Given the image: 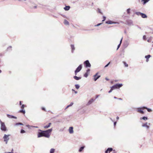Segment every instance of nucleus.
Returning <instances> with one entry per match:
<instances>
[{"label":"nucleus","instance_id":"nucleus-1","mask_svg":"<svg viewBox=\"0 0 153 153\" xmlns=\"http://www.w3.org/2000/svg\"><path fill=\"white\" fill-rule=\"evenodd\" d=\"M41 132H39L37 134L38 137H46L48 138L50 137L51 132L52 131V129L51 128L46 131H42L40 130Z\"/></svg>","mask_w":153,"mask_h":153},{"label":"nucleus","instance_id":"nucleus-2","mask_svg":"<svg viewBox=\"0 0 153 153\" xmlns=\"http://www.w3.org/2000/svg\"><path fill=\"white\" fill-rule=\"evenodd\" d=\"M1 129L4 131H5L7 130V128L5 126V125L4 123L2 122L1 121Z\"/></svg>","mask_w":153,"mask_h":153},{"label":"nucleus","instance_id":"nucleus-3","mask_svg":"<svg viewBox=\"0 0 153 153\" xmlns=\"http://www.w3.org/2000/svg\"><path fill=\"white\" fill-rule=\"evenodd\" d=\"M82 65H80L76 69L75 71V73L76 75L77 73L79 72L82 69Z\"/></svg>","mask_w":153,"mask_h":153},{"label":"nucleus","instance_id":"nucleus-4","mask_svg":"<svg viewBox=\"0 0 153 153\" xmlns=\"http://www.w3.org/2000/svg\"><path fill=\"white\" fill-rule=\"evenodd\" d=\"M123 85L122 84H116L113 86L112 87H113V88H114V89H115L119 88L121 87Z\"/></svg>","mask_w":153,"mask_h":153},{"label":"nucleus","instance_id":"nucleus-5","mask_svg":"<svg viewBox=\"0 0 153 153\" xmlns=\"http://www.w3.org/2000/svg\"><path fill=\"white\" fill-rule=\"evenodd\" d=\"M98 73H97L93 76V79L94 81H96L100 77V76L98 75Z\"/></svg>","mask_w":153,"mask_h":153},{"label":"nucleus","instance_id":"nucleus-6","mask_svg":"<svg viewBox=\"0 0 153 153\" xmlns=\"http://www.w3.org/2000/svg\"><path fill=\"white\" fill-rule=\"evenodd\" d=\"M10 135H7L6 134H4V136L3 137L4 141L6 142V144L7 143V141L9 140L8 137Z\"/></svg>","mask_w":153,"mask_h":153},{"label":"nucleus","instance_id":"nucleus-7","mask_svg":"<svg viewBox=\"0 0 153 153\" xmlns=\"http://www.w3.org/2000/svg\"><path fill=\"white\" fill-rule=\"evenodd\" d=\"M84 65L86 67H90L91 66V65L89 61L87 60L85 61L84 63Z\"/></svg>","mask_w":153,"mask_h":153},{"label":"nucleus","instance_id":"nucleus-8","mask_svg":"<svg viewBox=\"0 0 153 153\" xmlns=\"http://www.w3.org/2000/svg\"><path fill=\"white\" fill-rule=\"evenodd\" d=\"M113 151V149L111 148H108L107 150L105 152V153H110L111 152Z\"/></svg>","mask_w":153,"mask_h":153},{"label":"nucleus","instance_id":"nucleus-9","mask_svg":"<svg viewBox=\"0 0 153 153\" xmlns=\"http://www.w3.org/2000/svg\"><path fill=\"white\" fill-rule=\"evenodd\" d=\"M69 132L70 134L73 133L74 132L73 130V127H70L69 129Z\"/></svg>","mask_w":153,"mask_h":153},{"label":"nucleus","instance_id":"nucleus-10","mask_svg":"<svg viewBox=\"0 0 153 153\" xmlns=\"http://www.w3.org/2000/svg\"><path fill=\"white\" fill-rule=\"evenodd\" d=\"M137 111L138 112L142 114H144V112L142 110L141 108H138L137 109Z\"/></svg>","mask_w":153,"mask_h":153},{"label":"nucleus","instance_id":"nucleus-11","mask_svg":"<svg viewBox=\"0 0 153 153\" xmlns=\"http://www.w3.org/2000/svg\"><path fill=\"white\" fill-rule=\"evenodd\" d=\"M106 23L108 24H112L113 23H117L116 22H113L111 21H108L106 22ZM117 23L119 24L118 23Z\"/></svg>","mask_w":153,"mask_h":153},{"label":"nucleus","instance_id":"nucleus-12","mask_svg":"<svg viewBox=\"0 0 153 153\" xmlns=\"http://www.w3.org/2000/svg\"><path fill=\"white\" fill-rule=\"evenodd\" d=\"M151 55H148L147 56H145V58H146V62H148L149 61V59Z\"/></svg>","mask_w":153,"mask_h":153},{"label":"nucleus","instance_id":"nucleus-13","mask_svg":"<svg viewBox=\"0 0 153 153\" xmlns=\"http://www.w3.org/2000/svg\"><path fill=\"white\" fill-rule=\"evenodd\" d=\"M143 127H146L147 128L149 127V126L147 125V123H146L142 125Z\"/></svg>","mask_w":153,"mask_h":153},{"label":"nucleus","instance_id":"nucleus-14","mask_svg":"<svg viewBox=\"0 0 153 153\" xmlns=\"http://www.w3.org/2000/svg\"><path fill=\"white\" fill-rule=\"evenodd\" d=\"M150 0H142L141 2H143V4H145L146 3L148 2Z\"/></svg>","mask_w":153,"mask_h":153},{"label":"nucleus","instance_id":"nucleus-15","mask_svg":"<svg viewBox=\"0 0 153 153\" xmlns=\"http://www.w3.org/2000/svg\"><path fill=\"white\" fill-rule=\"evenodd\" d=\"M70 7L69 6H66L64 9L65 10H69Z\"/></svg>","mask_w":153,"mask_h":153},{"label":"nucleus","instance_id":"nucleus-16","mask_svg":"<svg viewBox=\"0 0 153 153\" xmlns=\"http://www.w3.org/2000/svg\"><path fill=\"white\" fill-rule=\"evenodd\" d=\"M71 50H71L72 52L73 53L74 52V51L75 50V48L74 47V45H71Z\"/></svg>","mask_w":153,"mask_h":153},{"label":"nucleus","instance_id":"nucleus-17","mask_svg":"<svg viewBox=\"0 0 153 153\" xmlns=\"http://www.w3.org/2000/svg\"><path fill=\"white\" fill-rule=\"evenodd\" d=\"M51 123H49V124H48V125H46V126H44V127L45 128H49V127H50V126H51Z\"/></svg>","mask_w":153,"mask_h":153},{"label":"nucleus","instance_id":"nucleus-18","mask_svg":"<svg viewBox=\"0 0 153 153\" xmlns=\"http://www.w3.org/2000/svg\"><path fill=\"white\" fill-rule=\"evenodd\" d=\"M141 16L143 18H146L147 17V16H146V14L143 13H142V14H141Z\"/></svg>","mask_w":153,"mask_h":153},{"label":"nucleus","instance_id":"nucleus-19","mask_svg":"<svg viewBox=\"0 0 153 153\" xmlns=\"http://www.w3.org/2000/svg\"><path fill=\"white\" fill-rule=\"evenodd\" d=\"M19 112L22 113L23 114H25V110H24V109H22L21 110H20L19 111Z\"/></svg>","mask_w":153,"mask_h":153},{"label":"nucleus","instance_id":"nucleus-20","mask_svg":"<svg viewBox=\"0 0 153 153\" xmlns=\"http://www.w3.org/2000/svg\"><path fill=\"white\" fill-rule=\"evenodd\" d=\"M142 108V109H147L148 111L149 112H151L152 111L151 109L148 108H147L145 107H143V108Z\"/></svg>","mask_w":153,"mask_h":153},{"label":"nucleus","instance_id":"nucleus-21","mask_svg":"<svg viewBox=\"0 0 153 153\" xmlns=\"http://www.w3.org/2000/svg\"><path fill=\"white\" fill-rule=\"evenodd\" d=\"M74 78L76 80H79L81 79L80 77H78L76 76H74Z\"/></svg>","mask_w":153,"mask_h":153},{"label":"nucleus","instance_id":"nucleus-22","mask_svg":"<svg viewBox=\"0 0 153 153\" xmlns=\"http://www.w3.org/2000/svg\"><path fill=\"white\" fill-rule=\"evenodd\" d=\"M64 23L65 25H69V22L66 20H65V21L64 22Z\"/></svg>","mask_w":153,"mask_h":153},{"label":"nucleus","instance_id":"nucleus-23","mask_svg":"<svg viewBox=\"0 0 153 153\" xmlns=\"http://www.w3.org/2000/svg\"><path fill=\"white\" fill-rule=\"evenodd\" d=\"M94 100L93 99L90 100L88 102V104H91L94 101Z\"/></svg>","mask_w":153,"mask_h":153},{"label":"nucleus","instance_id":"nucleus-24","mask_svg":"<svg viewBox=\"0 0 153 153\" xmlns=\"http://www.w3.org/2000/svg\"><path fill=\"white\" fill-rule=\"evenodd\" d=\"M55 149H51L50 150V153H54L55 151Z\"/></svg>","mask_w":153,"mask_h":153},{"label":"nucleus","instance_id":"nucleus-25","mask_svg":"<svg viewBox=\"0 0 153 153\" xmlns=\"http://www.w3.org/2000/svg\"><path fill=\"white\" fill-rule=\"evenodd\" d=\"M84 146L81 147L79 149V152H81L82 151V150L83 149H84Z\"/></svg>","mask_w":153,"mask_h":153},{"label":"nucleus","instance_id":"nucleus-26","mask_svg":"<svg viewBox=\"0 0 153 153\" xmlns=\"http://www.w3.org/2000/svg\"><path fill=\"white\" fill-rule=\"evenodd\" d=\"M143 119L144 120H147L148 118L147 117H143L142 118H141L140 119Z\"/></svg>","mask_w":153,"mask_h":153},{"label":"nucleus","instance_id":"nucleus-27","mask_svg":"<svg viewBox=\"0 0 153 153\" xmlns=\"http://www.w3.org/2000/svg\"><path fill=\"white\" fill-rule=\"evenodd\" d=\"M123 64L125 65V66L126 67H127L128 66V64H127L126 62H123Z\"/></svg>","mask_w":153,"mask_h":153},{"label":"nucleus","instance_id":"nucleus-28","mask_svg":"<svg viewBox=\"0 0 153 153\" xmlns=\"http://www.w3.org/2000/svg\"><path fill=\"white\" fill-rule=\"evenodd\" d=\"M122 38L120 40V44L118 46L117 49H118L120 47V44H121V43L122 42Z\"/></svg>","mask_w":153,"mask_h":153},{"label":"nucleus","instance_id":"nucleus-29","mask_svg":"<svg viewBox=\"0 0 153 153\" xmlns=\"http://www.w3.org/2000/svg\"><path fill=\"white\" fill-rule=\"evenodd\" d=\"M88 73H85L84 74V76L85 77H87L88 76Z\"/></svg>","mask_w":153,"mask_h":153},{"label":"nucleus","instance_id":"nucleus-30","mask_svg":"<svg viewBox=\"0 0 153 153\" xmlns=\"http://www.w3.org/2000/svg\"><path fill=\"white\" fill-rule=\"evenodd\" d=\"M136 14L137 15H140L141 16V14H142V13H140V12H137L136 13Z\"/></svg>","mask_w":153,"mask_h":153},{"label":"nucleus","instance_id":"nucleus-31","mask_svg":"<svg viewBox=\"0 0 153 153\" xmlns=\"http://www.w3.org/2000/svg\"><path fill=\"white\" fill-rule=\"evenodd\" d=\"M73 104V102H71V104H70V105H68L66 107V108H68V107H69V106H71Z\"/></svg>","mask_w":153,"mask_h":153},{"label":"nucleus","instance_id":"nucleus-32","mask_svg":"<svg viewBox=\"0 0 153 153\" xmlns=\"http://www.w3.org/2000/svg\"><path fill=\"white\" fill-rule=\"evenodd\" d=\"M75 86L76 88L77 89H78V88H79V85H75Z\"/></svg>","mask_w":153,"mask_h":153},{"label":"nucleus","instance_id":"nucleus-33","mask_svg":"<svg viewBox=\"0 0 153 153\" xmlns=\"http://www.w3.org/2000/svg\"><path fill=\"white\" fill-rule=\"evenodd\" d=\"M114 89V88H113V87L112 86L111 87V89L108 92L109 93H110Z\"/></svg>","mask_w":153,"mask_h":153},{"label":"nucleus","instance_id":"nucleus-34","mask_svg":"<svg viewBox=\"0 0 153 153\" xmlns=\"http://www.w3.org/2000/svg\"><path fill=\"white\" fill-rule=\"evenodd\" d=\"M130 9H128L127 10V12L128 13V14H129L130 13Z\"/></svg>","mask_w":153,"mask_h":153},{"label":"nucleus","instance_id":"nucleus-35","mask_svg":"<svg viewBox=\"0 0 153 153\" xmlns=\"http://www.w3.org/2000/svg\"><path fill=\"white\" fill-rule=\"evenodd\" d=\"M25 130L23 129H22L21 131V133H25Z\"/></svg>","mask_w":153,"mask_h":153},{"label":"nucleus","instance_id":"nucleus-36","mask_svg":"<svg viewBox=\"0 0 153 153\" xmlns=\"http://www.w3.org/2000/svg\"><path fill=\"white\" fill-rule=\"evenodd\" d=\"M25 105H22L21 107V108L22 109H24V108H25Z\"/></svg>","mask_w":153,"mask_h":153},{"label":"nucleus","instance_id":"nucleus-37","mask_svg":"<svg viewBox=\"0 0 153 153\" xmlns=\"http://www.w3.org/2000/svg\"><path fill=\"white\" fill-rule=\"evenodd\" d=\"M143 39L144 40H146V36L145 35L143 36Z\"/></svg>","mask_w":153,"mask_h":153},{"label":"nucleus","instance_id":"nucleus-38","mask_svg":"<svg viewBox=\"0 0 153 153\" xmlns=\"http://www.w3.org/2000/svg\"><path fill=\"white\" fill-rule=\"evenodd\" d=\"M42 109L45 111H46V110H45V108L44 107H42Z\"/></svg>","mask_w":153,"mask_h":153},{"label":"nucleus","instance_id":"nucleus-39","mask_svg":"<svg viewBox=\"0 0 153 153\" xmlns=\"http://www.w3.org/2000/svg\"><path fill=\"white\" fill-rule=\"evenodd\" d=\"M23 125V124L22 123H18L16 124V125Z\"/></svg>","mask_w":153,"mask_h":153},{"label":"nucleus","instance_id":"nucleus-40","mask_svg":"<svg viewBox=\"0 0 153 153\" xmlns=\"http://www.w3.org/2000/svg\"><path fill=\"white\" fill-rule=\"evenodd\" d=\"M11 48H12V47L11 46H10V47H9L7 49V50H9L10 49H11Z\"/></svg>","mask_w":153,"mask_h":153},{"label":"nucleus","instance_id":"nucleus-41","mask_svg":"<svg viewBox=\"0 0 153 153\" xmlns=\"http://www.w3.org/2000/svg\"><path fill=\"white\" fill-rule=\"evenodd\" d=\"M110 62H109L107 65H106L105 66V68H106V67H107L108 65L110 64Z\"/></svg>","mask_w":153,"mask_h":153},{"label":"nucleus","instance_id":"nucleus-42","mask_svg":"<svg viewBox=\"0 0 153 153\" xmlns=\"http://www.w3.org/2000/svg\"><path fill=\"white\" fill-rule=\"evenodd\" d=\"M90 69H88L87 70V71H86V72L87 73H89V72H90Z\"/></svg>","mask_w":153,"mask_h":153},{"label":"nucleus","instance_id":"nucleus-43","mask_svg":"<svg viewBox=\"0 0 153 153\" xmlns=\"http://www.w3.org/2000/svg\"><path fill=\"white\" fill-rule=\"evenodd\" d=\"M103 19L102 20V21H104L105 20V18H106L105 17V16H103Z\"/></svg>","mask_w":153,"mask_h":153},{"label":"nucleus","instance_id":"nucleus-44","mask_svg":"<svg viewBox=\"0 0 153 153\" xmlns=\"http://www.w3.org/2000/svg\"><path fill=\"white\" fill-rule=\"evenodd\" d=\"M72 91H74V92L75 94H76L77 93V92L76 91H75L73 89H72Z\"/></svg>","mask_w":153,"mask_h":153},{"label":"nucleus","instance_id":"nucleus-45","mask_svg":"<svg viewBox=\"0 0 153 153\" xmlns=\"http://www.w3.org/2000/svg\"><path fill=\"white\" fill-rule=\"evenodd\" d=\"M101 24V23L98 24H97V25H96V26H99Z\"/></svg>","mask_w":153,"mask_h":153},{"label":"nucleus","instance_id":"nucleus-46","mask_svg":"<svg viewBox=\"0 0 153 153\" xmlns=\"http://www.w3.org/2000/svg\"><path fill=\"white\" fill-rule=\"evenodd\" d=\"M113 153H116V152L115 151V150H113Z\"/></svg>","mask_w":153,"mask_h":153},{"label":"nucleus","instance_id":"nucleus-47","mask_svg":"<svg viewBox=\"0 0 153 153\" xmlns=\"http://www.w3.org/2000/svg\"><path fill=\"white\" fill-rule=\"evenodd\" d=\"M19 104L20 105H22V102L21 101H20L19 102Z\"/></svg>","mask_w":153,"mask_h":153},{"label":"nucleus","instance_id":"nucleus-48","mask_svg":"<svg viewBox=\"0 0 153 153\" xmlns=\"http://www.w3.org/2000/svg\"><path fill=\"white\" fill-rule=\"evenodd\" d=\"M119 119V117H118L117 116V120H118V119Z\"/></svg>","mask_w":153,"mask_h":153},{"label":"nucleus","instance_id":"nucleus-49","mask_svg":"<svg viewBox=\"0 0 153 153\" xmlns=\"http://www.w3.org/2000/svg\"><path fill=\"white\" fill-rule=\"evenodd\" d=\"M116 122H114V125H116Z\"/></svg>","mask_w":153,"mask_h":153},{"label":"nucleus","instance_id":"nucleus-50","mask_svg":"<svg viewBox=\"0 0 153 153\" xmlns=\"http://www.w3.org/2000/svg\"><path fill=\"white\" fill-rule=\"evenodd\" d=\"M105 79H106V80L107 81L109 80V79H108L107 78H106Z\"/></svg>","mask_w":153,"mask_h":153},{"label":"nucleus","instance_id":"nucleus-51","mask_svg":"<svg viewBox=\"0 0 153 153\" xmlns=\"http://www.w3.org/2000/svg\"><path fill=\"white\" fill-rule=\"evenodd\" d=\"M118 99L120 100H122V99L120 98H118Z\"/></svg>","mask_w":153,"mask_h":153},{"label":"nucleus","instance_id":"nucleus-52","mask_svg":"<svg viewBox=\"0 0 153 153\" xmlns=\"http://www.w3.org/2000/svg\"><path fill=\"white\" fill-rule=\"evenodd\" d=\"M114 98H115V99H117V97H114Z\"/></svg>","mask_w":153,"mask_h":153},{"label":"nucleus","instance_id":"nucleus-53","mask_svg":"<svg viewBox=\"0 0 153 153\" xmlns=\"http://www.w3.org/2000/svg\"><path fill=\"white\" fill-rule=\"evenodd\" d=\"M1 71L0 70V73H1Z\"/></svg>","mask_w":153,"mask_h":153},{"label":"nucleus","instance_id":"nucleus-54","mask_svg":"<svg viewBox=\"0 0 153 153\" xmlns=\"http://www.w3.org/2000/svg\"><path fill=\"white\" fill-rule=\"evenodd\" d=\"M34 7H35V8H36L37 7L36 6H35Z\"/></svg>","mask_w":153,"mask_h":153},{"label":"nucleus","instance_id":"nucleus-55","mask_svg":"<svg viewBox=\"0 0 153 153\" xmlns=\"http://www.w3.org/2000/svg\"><path fill=\"white\" fill-rule=\"evenodd\" d=\"M99 11L100 12V13H101V12H100V10L99 9Z\"/></svg>","mask_w":153,"mask_h":153},{"label":"nucleus","instance_id":"nucleus-56","mask_svg":"<svg viewBox=\"0 0 153 153\" xmlns=\"http://www.w3.org/2000/svg\"><path fill=\"white\" fill-rule=\"evenodd\" d=\"M8 153H11L10 152H8Z\"/></svg>","mask_w":153,"mask_h":153},{"label":"nucleus","instance_id":"nucleus-57","mask_svg":"<svg viewBox=\"0 0 153 153\" xmlns=\"http://www.w3.org/2000/svg\"><path fill=\"white\" fill-rule=\"evenodd\" d=\"M148 42H149V40H148Z\"/></svg>","mask_w":153,"mask_h":153}]
</instances>
